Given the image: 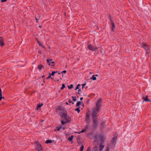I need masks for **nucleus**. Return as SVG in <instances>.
Listing matches in <instances>:
<instances>
[{
    "label": "nucleus",
    "mask_w": 151,
    "mask_h": 151,
    "mask_svg": "<svg viewBox=\"0 0 151 151\" xmlns=\"http://www.w3.org/2000/svg\"><path fill=\"white\" fill-rule=\"evenodd\" d=\"M83 97H81V98H80V99L81 100V101L82 100H83Z\"/></svg>",
    "instance_id": "obj_45"
},
{
    "label": "nucleus",
    "mask_w": 151,
    "mask_h": 151,
    "mask_svg": "<svg viewBox=\"0 0 151 151\" xmlns=\"http://www.w3.org/2000/svg\"><path fill=\"white\" fill-rule=\"evenodd\" d=\"M66 72V70H63V71L62 72V75H63V73H65ZM63 76V75H62V77Z\"/></svg>",
    "instance_id": "obj_36"
},
{
    "label": "nucleus",
    "mask_w": 151,
    "mask_h": 151,
    "mask_svg": "<svg viewBox=\"0 0 151 151\" xmlns=\"http://www.w3.org/2000/svg\"><path fill=\"white\" fill-rule=\"evenodd\" d=\"M58 74H59V75H60V74H62V72L61 73H58Z\"/></svg>",
    "instance_id": "obj_46"
},
{
    "label": "nucleus",
    "mask_w": 151,
    "mask_h": 151,
    "mask_svg": "<svg viewBox=\"0 0 151 151\" xmlns=\"http://www.w3.org/2000/svg\"><path fill=\"white\" fill-rule=\"evenodd\" d=\"M65 87V85L64 84H63L62 85V86L61 88V90L63 89Z\"/></svg>",
    "instance_id": "obj_29"
},
{
    "label": "nucleus",
    "mask_w": 151,
    "mask_h": 151,
    "mask_svg": "<svg viewBox=\"0 0 151 151\" xmlns=\"http://www.w3.org/2000/svg\"><path fill=\"white\" fill-rule=\"evenodd\" d=\"M68 101H69V103H71V102H72V101H71V99H69V100H68Z\"/></svg>",
    "instance_id": "obj_44"
},
{
    "label": "nucleus",
    "mask_w": 151,
    "mask_h": 151,
    "mask_svg": "<svg viewBox=\"0 0 151 151\" xmlns=\"http://www.w3.org/2000/svg\"><path fill=\"white\" fill-rule=\"evenodd\" d=\"M83 103L82 101H78L76 104V107H79Z\"/></svg>",
    "instance_id": "obj_18"
},
{
    "label": "nucleus",
    "mask_w": 151,
    "mask_h": 151,
    "mask_svg": "<svg viewBox=\"0 0 151 151\" xmlns=\"http://www.w3.org/2000/svg\"><path fill=\"white\" fill-rule=\"evenodd\" d=\"M35 19L36 20L37 22H38V20L42 19V18L41 17V16L39 15H38L36 17Z\"/></svg>",
    "instance_id": "obj_13"
},
{
    "label": "nucleus",
    "mask_w": 151,
    "mask_h": 151,
    "mask_svg": "<svg viewBox=\"0 0 151 151\" xmlns=\"http://www.w3.org/2000/svg\"><path fill=\"white\" fill-rule=\"evenodd\" d=\"M44 68V67L43 65L40 64L38 66V69L39 70H40Z\"/></svg>",
    "instance_id": "obj_17"
},
{
    "label": "nucleus",
    "mask_w": 151,
    "mask_h": 151,
    "mask_svg": "<svg viewBox=\"0 0 151 151\" xmlns=\"http://www.w3.org/2000/svg\"><path fill=\"white\" fill-rule=\"evenodd\" d=\"M62 79V78H60V80Z\"/></svg>",
    "instance_id": "obj_54"
},
{
    "label": "nucleus",
    "mask_w": 151,
    "mask_h": 151,
    "mask_svg": "<svg viewBox=\"0 0 151 151\" xmlns=\"http://www.w3.org/2000/svg\"><path fill=\"white\" fill-rule=\"evenodd\" d=\"M149 52H148L147 51V52H146V53H147V54H148V53Z\"/></svg>",
    "instance_id": "obj_48"
},
{
    "label": "nucleus",
    "mask_w": 151,
    "mask_h": 151,
    "mask_svg": "<svg viewBox=\"0 0 151 151\" xmlns=\"http://www.w3.org/2000/svg\"><path fill=\"white\" fill-rule=\"evenodd\" d=\"M40 27H41V26H40Z\"/></svg>",
    "instance_id": "obj_57"
},
{
    "label": "nucleus",
    "mask_w": 151,
    "mask_h": 151,
    "mask_svg": "<svg viewBox=\"0 0 151 151\" xmlns=\"http://www.w3.org/2000/svg\"><path fill=\"white\" fill-rule=\"evenodd\" d=\"M118 135L116 133L114 134V136L111 139V143L112 144H115L116 143Z\"/></svg>",
    "instance_id": "obj_6"
},
{
    "label": "nucleus",
    "mask_w": 151,
    "mask_h": 151,
    "mask_svg": "<svg viewBox=\"0 0 151 151\" xmlns=\"http://www.w3.org/2000/svg\"><path fill=\"white\" fill-rule=\"evenodd\" d=\"M93 151H97L98 148L97 146H95L93 148Z\"/></svg>",
    "instance_id": "obj_22"
},
{
    "label": "nucleus",
    "mask_w": 151,
    "mask_h": 151,
    "mask_svg": "<svg viewBox=\"0 0 151 151\" xmlns=\"http://www.w3.org/2000/svg\"><path fill=\"white\" fill-rule=\"evenodd\" d=\"M78 91V93H79L80 92H81V89H79V90Z\"/></svg>",
    "instance_id": "obj_41"
},
{
    "label": "nucleus",
    "mask_w": 151,
    "mask_h": 151,
    "mask_svg": "<svg viewBox=\"0 0 151 151\" xmlns=\"http://www.w3.org/2000/svg\"><path fill=\"white\" fill-rule=\"evenodd\" d=\"M49 76H48L47 78V79L49 78H52V77H51V75L50 73H49Z\"/></svg>",
    "instance_id": "obj_34"
},
{
    "label": "nucleus",
    "mask_w": 151,
    "mask_h": 151,
    "mask_svg": "<svg viewBox=\"0 0 151 151\" xmlns=\"http://www.w3.org/2000/svg\"><path fill=\"white\" fill-rule=\"evenodd\" d=\"M110 150L109 147H108L106 148V151H109Z\"/></svg>",
    "instance_id": "obj_37"
},
{
    "label": "nucleus",
    "mask_w": 151,
    "mask_h": 151,
    "mask_svg": "<svg viewBox=\"0 0 151 151\" xmlns=\"http://www.w3.org/2000/svg\"><path fill=\"white\" fill-rule=\"evenodd\" d=\"M36 148L37 150V151H43L41 145L39 143L37 144V146Z\"/></svg>",
    "instance_id": "obj_9"
},
{
    "label": "nucleus",
    "mask_w": 151,
    "mask_h": 151,
    "mask_svg": "<svg viewBox=\"0 0 151 151\" xmlns=\"http://www.w3.org/2000/svg\"><path fill=\"white\" fill-rule=\"evenodd\" d=\"M45 142L46 144L51 143L52 142V141L50 139H47Z\"/></svg>",
    "instance_id": "obj_19"
},
{
    "label": "nucleus",
    "mask_w": 151,
    "mask_h": 151,
    "mask_svg": "<svg viewBox=\"0 0 151 151\" xmlns=\"http://www.w3.org/2000/svg\"><path fill=\"white\" fill-rule=\"evenodd\" d=\"M89 115L88 114H87L86 115V122L88 123H89L90 122V120H89Z\"/></svg>",
    "instance_id": "obj_12"
},
{
    "label": "nucleus",
    "mask_w": 151,
    "mask_h": 151,
    "mask_svg": "<svg viewBox=\"0 0 151 151\" xmlns=\"http://www.w3.org/2000/svg\"><path fill=\"white\" fill-rule=\"evenodd\" d=\"M91 79H92L93 80H96V78L95 75H93L91 78Z\"/></svg>",
    "instance_id": "obj_24"
},
{
    "label": "nucleus",
    "mask_w": 151,
    "mask_h": 151,
    "mask_svg": "<svg viewBox=\"0 0 151 151\" xmlns=\"http://www.w3.org/2000/svg\"><path fill=\"white\" fill-rule=\"evenodd\" d=\"M144 100V101H145L146 102H148L150 101L148 99L147 97H143L142 98Z\"/></svg>",
    "instance_id": "obj_21"
},
{
    "label": "nucleus",
    "mask_w": 151,
    "mask_h": 151,
    "mask_svg": "<svg viewBox=\"0 0 151 151\" xmlns=\"http://www.w3.org/2000/svg\"><path fill=\"white\" fill-rule=\"evenodd\" d=\"M75 110L77 111L78 113H79L80 111V107H78V108L76 109H75Z\"/></svg>",
    "instance_id": "obj_26"
},
{
    "label": "nucleus",
    "mask_w": 151,
    "mask_h": 151,
    "mask_svg": "<svg viewBox=\"0 0 151 151\" xmlns=\"http://www.w3.org/2000/svg\"><path fill=\"white\" fill-rule=\"evenodd\" d=\"M67 117L68 119H66V118H64L65 119V121L62 120L61 121V123L62 124V125H61L59 127L58 126L56 127V129H55V131H60V129H62L63 130L65 129V127H63V126L65 125L66 123L70 121L69 117L67 116Z\"/></svg>",
    "instance_id": "obj_2"
},
{
    "label": "nucleus",
    "mask_w": 151,
    "mask_h": 151,
    "mask_svg": "<svg viewBox=\"0 0 151 151\" xmlns=\"http://www.w3.org/2000/svg\"><path fill=\"white\" fill-rule=\"evenodd\" d=\"M97 114L96 113H92V116L93 119V125L96 128L98 125L97 120L96 119V116Z\"/></svg>",
    "instance_id": "obj_5"
},
{
    "label": "nucleus",
    "mask_w": 151,
    "mask_h": 151,
    "mask_svg": "<svg viewBox=\"0 0 151 151\" xmlns=\"http://www.w3.org/2000/svg\"><path fill=\"white\" fill-rule=\"evenodd\" d=\"M38 43L39 44V46L43 47V46L42 45V44L41 43H40V42L39 41H38Z\"/></svg>",
    "instance_id": "obj_32"
},
{
    "label": "nucleus",
    "mask_w": 151,
    "mask_h": 151,
    "mask_svg": "<svg viewBox=\"0 0 151 151\" xmlns=\"http://www.w3.org/2000/svg\"><path fill=\"white\" fill-rule=\"evenodd\" d=\"M57 81H59V80H57Z\"/></svg>",
    "instance_id": "obj_52"
},
{
    "label": "nucleus",
    "mask_w": 151,
    "mask_h": 151,
    "mask_svg": "<svg viewBox=\"0 0 151 151\" xmlns=\"http://www.w3.org/2000/svg\"><path fill=\"white\" fill-rule=\"evenodd\" d=\"M68 86L69 89L72 88H73V85L72 84H71L70 86H69L68 85Z\"/></svg>",
    "instance_id": "obj_25"
},
{
    "label": "nucleus",
    "mask_w": 151,
    "mask_h": 151,
    "mask_svg": "<svg viewBox=\"0 0 151 151\" xmlns=\"http://www.w3.org/2000/svg\"><path fill=\"white\" fill-rule=\"evenodd\" d=\"M80 151H83V150H80Z\"/></svg>",
    "instance_id": "obj_55"
},
{
    "label": "nucleus",
    "mask_w": 151,
    "mask_h": 151,
    "mask_svg": "<svg viewBox=\"0 0 151 151\" xmlns=\"http://www.w3.org/2000/svg\"><path fill=\"white\" fill-rule=\"evenodd\" d=\"M65 103L67 105H68L69 104L67 102H66Z\"/></svg>",
    "instance_id": "obj_47"
},
{
    "label": "nucleus",
    "mask_w": 151,
    "mask_h": 151,
    "mask_svg": "<svg viewBox=\"0 0 151 151\" xmlns=\"http://www.w3.org/2000/svg\"><path fill=\"white\" fill-rule=\"evenodd\" d=\"M142 47L144 48L145 50H149L150 49L149 47L145 43L142 44Z\"/></svg>",
    "instance_id": "obj_11"
},
{
    "label": "nucleus",
    "mask_w": 151,
    "mask_h": 151,
    "mask_svg": "<svg viewBox=\"0 0 151 151\" xmlns=\"http://www.w3.org/2000/svg\"><path fill=\"white\" fill-rule=\"evenodd\" d=\"M111 30L112 31H114V29L115 27V26L113 22L111 20Z\"/></svg>",
    "instance_id": "obj_15"
},
{
    "label": "nucleus",
    "mask_w": 151,
    "mask_h": 151,
    "mask_svg": "<svg viewBox=\"0 0 151 151\" xmlns=\"http://www.w3.org/2000/svg\"><path fill=\"white\" fill-rule=\"evenodd\" d=\"M102 102L101 99H99L98 100L96 103V106L95 108L93 110L92 113L97 114L100 111L101 107V103Z\"/></svg>",
    "instance_id": "obj_3"
},
{
    "label": "nucleus",
    "mask_w": 151,
    "mask_h": 151,
    "mask_svg": "<svg viewBox=\"0 0 151 151\" xmlns=\"http://www.w3.org/2000/svg\"><path fill=\"white\" fill-rule=\"evenodd\" d=\"M6 1V0H1V1L2 2H4Z\"/></svg>",
    "instance_id": "obj_43"
},
{
    "label": "nucleus",
    "mask_w": 151,
    "mask_h": 151,
    "mask_svg": "<svg viewBox=\"0 0 151 151\" xmlns=\"http://www.w3.org/2000/svg\"><path fill=\"white\" fill-rule=\"evenodd\" d=\"M95 76H98V75H96Z\"/></svg>",
    "instance_id": "obj_51"
},
{
    "label": "nucleus",
    "mask_w": 151,
    "mask_h": 151,
    "mask_svg": "<svg viewBox=\"0 0 151 151\" xmlns=\"http://www.w3.org/2000/svg\"><path fill=\"white\" fill-rule=\"evenodd\" d=\"M80 84H78L76 87L75 90H77L78 89H79V88L80 87Z\"/></svg>",
    "instance_id": "obj_27"
},
{
    "label": "nucleus",
    "mask_w": 151,
    "mask_h": 151,
    "mask_svg": "<svg viewBox=\"0 0 151 151\" xmlns=\"http://www.w3.org/2000/svg\"><path fill=\"white\" fill-rule=\"evenodd\" d=\"M1 96V89L0 88V96Z\"/></svg>",
    "instance_id": "obj_42"
},
{
    "label": "nucleus",
    "mask_w": 151,
    "mask_h": 151,
    "mask_svg": "<svg viewBox=\"0 0 151 151\" xmlns=\"http://www.w3.org/2000/svg\"><path fill=\"white\" fill-rule=\"evenodd\" d=\"M77 142L78 145H80L81 144L80 140L78 139L77 140Z\"/></svg>",
    "instance_id": "obj_33"
},
{
    "label": "nucleus",
    "mask_w": 151,
    "mask_h": 151,
    "mask_svg": "<svg viewBox=\"0 0 151 151\" xmlns=\"http://www.w3.org/2000/svg\"><path fill=\"white\" fill-rule=\"evenodd\" d=\"M52 79H53V78H52Z\"/></svg>",
    "instance_id": "obj_56"
},
{
    "label": "nucleus",
    "mask_w": 151,
    "mask_h": 151,
    "mask_svg": "<svg viewBox=\"0 0 151 151\" xmlns=\"http://www.w3.org/2000/svg\"><path fill=\"white\" fill-rule=\"evenodd\" d=\"M84 148V146L83 145H82L80 147V150H83Z\"/></svg>",
    "instance_id": "obj_31"
},
{
    "label": "nucleus",
    "mask_w": 151,
    "mask_h": 151,
    "mask_svg": "<svg viewBox=\"0 0 151 151\" xmlns=\"http://www.w3.org/2000/svg\"><path fill=\"white\" fill-rule=\"evenodd\" d=\"M86 131V129H83V130H82V131H81L80 132H85V131Z\"/></svg>",
    "instance_id": "obj_40"
},
{
    "label": "nucleus",
    "mask_w": 151,
    "mask_h": 151,
    "mask_svg": "<svg viewBox=\"0 0 151 151\" xmlns=\"http://www.w3.org/2000/svg\"><path fill=\"white\" fill-rule=\"evenodd\" d=\"M104 145H101V143L99 147V149L100 151L102 150L104 148Z\"/></svg>",
    "instance_id": "obj_16"
},
{
    "label": "nucleus",
    "mask_w": 151,
    "mask_h": 151,
    "mask_svg": "<svg viewBox=\"0 0 151 151\" xmlns=\"http://www.w3.org/2000/svg\"><path fill=\"white\" fill-rule=\"evenodd\" d=\"M72 98L73 99V100L74 101H77V99H76V97L75 96H72Z\"/></svg>",
    "instance_id": "obj_28"
},
{
    "label": "nucleus",
    "mask_w": 151,
    "mask_h": 151,
    "mask_svg": "<svg viewBox=\"0 0 151 151\" xmlns=\"http://www.w3.org/2000/svg\"><path fill=\"white\" fill-rule=\"evenodd\" d=\"M57 71H52L51 75V76H53L54 75L55 73H57Z\"/></svg>",
    "instance_id": "obj_30"
},
{
    "label": "nucleus",
    "mask_w": 151,
    "mask_h": 151,
    "mask_svg": "<svg viewBox=\"0 0 151 151\" xmlns=\"http://www.w3.org/2000/svg\"><path fill=\"white\" fill-rule=\"evenodd\" d=\"M0 44L1 46H3L4 45V43L2 40H0Z\"/></svg>",
    "instance_id": "obj_23"
},
{
    "label": "nucleus",
    "mask_w": 151,
    "mask_h": 151,
    "mask_svg": "<svg viewBox=\"0 0 151 151\" xmlns=\"http://www.w3.org/2000/svg\"><path fill=\"white\" fill-rule=\"evenodd\" d=\"M78 133V134H80L81 133Z\"/></svg>",
    "instance_id": "obj_53"
},
{
    "label": "nucleus",
    "mask_w": 151,
    "mask_h": 151,
    "mask_svg": "<svg viewBox=\"0 0 151 151\" xmlns=\"http://www.w3.org/2000/svg\"><path fill=\"white\" fill-rule=\"evenodd\" d=\"M91 148L90 147H88L87 151H91Z\"/></svg>",
    "instance_id": "obj_35"
},
{
    "label": "nucleus",
    "mask_w": 151,
    "mask_h": 151,
    "mask_svg": "<svg viewBox=\"0 0 151 151\" xmlns=\"http://www.w3.org/2000/svg\"><path fill=\"white\" fill-rule=\"evenodd\" d=\"M44 76H42V77L43 78L44 77Z\"/></svg>",
    "instance_id": "obj_50"
},
{
    "label": "nucleus",
    "mask_w": 151,
    "mask_h": 151,
    "mask_svg": "<svg viewBox=\"0 0 151 151\" xmlns=\"http://www.w3.org/2000/svg\"><path fill=\"white\" fill-rule=\"evenodd\" d=\"M43 104L38 105L37 106V110H38L41 109V107L43 105Z\"/></svg>",
    "instance_id": "obj_20"
},
{
    "label": "nucleus",
    "mask_w": 151,
    "mask_h": 151,
    "mask_svg": "<svg viewBox=\"0 0 151 151\" xmlns=\"http://www.w3.org/2000/svg\"><path fill=\"white\" fill-rule=\"evenodd\" d=\"M88 47L89 50L92 51H95L97 50V48L96 47H94L91 44L88 45Z\"/></svg>",
    "instance_id": "obj_8"
},
{
    "label": "nucleus",
    "mask_w": 151,
    "mask_h": 151,
    "mask_svg": "<svg viewBox=\"0 0 151 151\" xmlns=\"http://www.w3.org/2000/svg\"><path fill=\"white\" fill-rule=\"evenodd\" d=\"M52 60H48L47 59V63L49 64L50 65L53 66L54 65V62L52 61Z\"/></svg>",
    "instance_id": "obj_10"
},
{
    "label": "nucleus",
    "mask_w": 151,
    "mask_h": 151,
    "mask_svg": "<svg viewBox=\"0 0 151 151\" xmlns=\"http://www.w3.org/2000/svg\"><path fill=\"white\" fill-rule=\"evenodd\" d=\"M71 103H72V104H74V103L73 102H72Z\"/></svg>",
    "instance_id": "obj_49"
},
{
    "label": "nucleus",
    "mask_w": 151,
    "mask_h": 151,
    "mask_svg": "<svg viewBox=\"0 0 151 151\" xmlns=\"http://www.w3.org/2000/svg\"><path fill=\"white\" fill-rule=\"evenodd\" d=\"M97 137L99 140L101 141V144L103 143L104 140V136L103 134L101 135L97 134Z\"/></svg>",
    "instance_id": "obj_7"
},
{
    "label": "nucleus",
    "mask_w": 151,
    "mask_h": 151,
    "mask_svg": "<svg viewBox=\"0 0 151 151\" xmlns=\"http://www.w3.org/2000/svg\"><path fill=\"white\" fill-rule=\"evenodd\" d=\"M86 85V83H84V84H82V88L83 89L84 88V87Z\"/></svg>",
    "instance_id": "obj_38"
},
{
    "label": "nucleus",
    "mask_w": 151,
    "mask_h": 151,
    "mask_svg": "<svg viewBox=\"0 0 151 151\" xmlns=\"http://www.w3.org/2000/svg\"><path fill=\"white\" fill-rule=\"evenodd\" d=\"M94 133H88L87 134L88 137L90 139H92L93 138H94L95 142H97L99 140L98 139L97 134H94Z\"/></svg>",
    "instance_id": "obj_4"
},
{
    "label": "nucleus",
    "mask_w": 151,
    "mask_h": 151,
    "mask_svg": "<svg viewBox=\"0 0 151 151\" xmlns=\"http://www.w3.org/2000/svg\"><path fill=\"white\" fill-rule=\"evenodd\" d=\"M65 109L61 106H58L56 108V111L58 112L62 118H66L68 119L67 114L64 112Z\"/></svg>",
    "instance_id": "obj_1"
},
{
    "label": "nucleus",
    "mask_w": 151,
    "mask_h": 151,
    "mask_svg": "<svg viewBox=\"0 0 151 151\" xmlns=\"http://www.w3.org/2000/svg\"><path fill=\"white\" fill-rule=\"evenodd\" d=\"M74 136L73 135H71L70 137L68 138V140H69L70 142L71 141V144H72L73 143V141L72 140L73 139L74 137Z\"/></svg>",
    "instance_id": "obj_14"
},
{
    "label": "nucleus",
    "mask_w": 151,
    "mask_h": 151,
    "mask_svg": "<svg viewBox=\"0 0 151 151\" xmlns=\"http://www.w3.org/2000/svg\"><path fill=\"white\" fill-rule=\"evenodd\" d=\"M2 98L4 99V97L2 96V95L1 96H0V101H1Z\"/></svg>",
    "instance_id": "obj_39"
}]
</instances>
